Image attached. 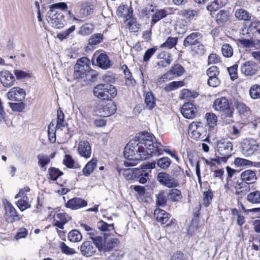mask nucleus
<instances>
[{
    "label": "nucleus",
    "instance_id": "nucleus-8",
    "mask_svg": "<svg viewBox=\"0 0 260 260\" xmlns=\"http://www.w3.org/2000/svg\"><path fill=\"white\" fill-rule=\"evenodd\" d=\"M157 180L160 184L168 188H175L179 185L178 179L166 172L159 173Z\"/></svg>",
    "mask_w": 260,
    "mask_h": 260
},
{
    "label": "nucleus",
    "instance_id": "nucleus-59",
    "mask_svg": "<svg viewBox=\"0 0 260 260\" xmlns=\"http://www.w3.org/2000/svg\"><path fill=\"white\" fill-rule=\"evenodd\" d=\"M191 50L198 55H203L205 52L204 45L201 42H199L191 47Z\"/></svg>",
    "mask_w": 260,
    "mask_h": 260
},
{
    "label": "nucleus",
    "instance_id": "nucleus-11",
    "mask_svg": "<svg viewBox=\"0 0 260 260\" xmlns=\"http://www.w3.org/2000/svg\"><path fill=\"white\" fill-rule=\"evenodd\" d=\"M205 118L207 121V124L209 126V131L208 137L205 140V141H207L208 137H214L216 133L217 117L214 113H207L205 115Z\"/></svg>",
    "mask_w": 260,
    "mask_h": 260
},
{
    "label": "nucleus",
    "instance_id": "nucleus-35",
    "mask_svg": "<svg viewBox=\"0 0 260 260\" xmlns=\"http://www.w3.org/2000/svg\"><path fill=\"white\" fill-rule=\"evenodd\" d=\"M145 108L152 110L156 105L155 98L151 92H148L145 96Z\"/></svg>",
    "mask_w": 260,
    "mask_h": 260
},
{
    "label": "nucleus",
    "instance_id": "nucleus-62",
    "mask_svg": "<svg viewBox=\"0 0 260 260\" xmlns=\"http://www.w3.org/2000/svg\"><path fill=\"white\" fill-rule=\"evenodd\" d=\"M124 254V252L122 250H115L108 257L107 260H120Z\"/></svg>",
    "mask_w": 260,
    "mask_h": 260
},
{
    "label": "nucleus",
    "instance_id": "nucleus-13",
    "mask_svg": "<svg viewBox=\"0 0 260 260\" xmlns=\"http://www.w3.org/2000/svg\"><path fill=\"white\" fill-rule=\"evenodd\" d=\"M97 243H99L98 239L94 240L93 242L88 241L84 242L80 247L82 254L87 257L93 255L98 248Z\"/></svg>",
    "mask_w": 260,
    "mask_h": 260
},
{
    "label": "nucleus",
    "instance_id": "nucleus-32",
    "mask_svg": "<svg viewBox=\"0 0 260 260\" xmlns=\"http://www.w3.org/2000/svg\"><path fill=\"white\" fill-rule=\"evenodd\" d=\"M86 201L80 198H74L70 200L67 203V207L72 209H77L86 206Z\"/></svg>",
    "mask_w": 260,
    "mask_h": 260
},
{
    "label": "nucleus",
    "instance_id": "nucleus-33",
    "mask_svg": "<svg viewBox=\"0 0 260 260\" xmlns=\"http://www.w3.org/2000/svg\"><path fill=\"white\" fill-rule=\"evenodd\" d=\"M228 2V0H214L210 5L207 6V9L210 12H214L218 9L224 6Z\"/></svg>",
    "mask_w": 260,
    "mask_h": 260
},
{
    "label": "nucleus",
    "instance_id": "nucleus-24",
    "mask_svg": "<svg viewBox=\"0 0 260 260\" xmlns=\"http://www.w3.org/2000/svg\"><path fill=\"white\" fill-rule=\"evenodd\" d=\"M95 5L91 2L87 1L82 4L80 13L83 17H91L94 12Z\"/></svg>",
    "mask_w": 260,
    "mask_h": 260
},
{
    "label": "nucleus",
    "instance_id": "nucleus-20",
    "mask_svg": "<svg viewBox=\"0 0 260 260\" xmlns=\"http://www.w3.org/2000/svg\"><path fill=\"white\" fill-rule=\"evenodd\" d=\"M240 179L247 184H253L257 180L256 172L251 170H245L240 174Z\"/></svg>",
    "mask_w": 260,
    "mask_h": 260
},
{
    "label": "nucleus",
    "instance_id": "nucleus-64",
    "mask_svg": "<svg viewBox=\"0 0 260 260\" xmlns=\"http://www.w3.org/2000/svg\"><path fill=\"white\" fill-rule=\"evenodd\" d=\"M59 247L61 251L66 254H73L76 253V251L73 249L69 247L64 242H61L59 244Z\"/></svg>",
    "mask_w": 260,
    "mask_h": 260
},
{
    "label": "nucleus",
    "instance_id": "nucleus-51",
    "mask_svg": "<svg viewBox=\"0 0 260 260\" xmlns=\"http://www.w3.org/2000/svg\"><path fill=\"white\" fill-rule=\"evenodd\" d=\"M103 35L102 34H95L90 37L88 44L90 45H98L103 40Z\"/></svg>",
    "mask_w": 260,
    "mask_h": 260
},
{
    "label": "nucleus",
    "instance_id": "nucleus-4",
    "mask_svg": "<svg viewBox=\"0 0 260 260\" xmlns=\"http://www.w3.org/2000/svg\"><path fill=\"white\" fill-rule=\"evenodd\" d=\"M116 111V106L111 100L107 102L98 104L94 109V113L96 115L101 117H109L113 114Z\"/></svg>",
    "mask_w": 260,
    "mask_h": 260
},
{
    "label": "nucleus",
    "instance_id": "nucleus-44",
    "mask_svg": "<svg viewBox=\"0 0 260 260\" xmlns=\"http://www.w3.org/2000/svg\"><path fill=\"white\" fill-rule=\"evenodd\" d=\"M175 29L178 34H184L188 29L186 22L183 20L178 21L176 24Z\"/></svg>",
    "mask_w": 260,
    "mask_h": 260
},
{
    "label": "nucleus",
    "instance_id": "nucleus-1",
    "mask_svg": "<svg viewBox=\"0 0 260 260\" xmlns=\"http://www.w3.org/2000/svg\"><path fill=\"white\" fill-rule=\"evenodd\" d=\"M153 143V136L148 132H143L131 140L124 149L123 156L126 159L124 166H135L139 160L161 155L165 150L161 148V144L157 143L154 146Z\"/></svg>",
    "mask_w": 260,
    "mask_h": 260
},
{
    "label": "nucleus",
    "instance_id": "nucleus-5",
    "mask_svg": "<svg viewBox=\"0 0 260 260\" xmlns=\"http://www.w3.org/2000/svg\"><path fill=\"white\" fill-rule=\"evenodd\" d=\"M213 108L216 111L224 112L226 116L231 118L233 116L234 109L232 103L225 97L216 99L213 103Z\"/></svg>",
    "mask_w": 260,
    "mask_h": 260
},
{
    "label": "nucleus",
    "instance_id": "nucleus-15",
    "mask_svg": "<svg viewBox=\"0 0 260 260\" xmlns=\"http://www.w3.org/2000/svg\"><path fill=\"white\" fill-rule=\"evenodd\" d=\"M5 217L8 222H13L19 220V215L12 205L8 201L5 203Z\"/></svg>",
    "mask_w": 260,
    "mask_h": 260
},
{
    "label": "nucleus",
    "instance_id": "nucleus-26",
    "mask_svg": "<svg viewBox=\"0 0 260 260\" xmlns=\"http://www.w3.org/2000/svg\"><path fill=\"white\" fill-rule=\"evenodd\" d=\"M235 105L241 118H247L250 115L251 111L250 108L244 103L236 102L235 103Z\"/></svg>",
    "mask_w": 260,
    "mask_h": 260
},
{
    "label": "nucleus",
    "instance_id": "nucleus-50",
    "mask_svg": "<svg viewBox=\"0 0 260 260\" xmlns=\"http://www.w3.org/2000/svg\"><path fill=\"white\" fill-rule=\"evenodd\" d=\"M178 39L176 37H169L160 47L166 49H172L177 44Z\"/></svg>",
    "mask_w": 260,
    "mask_h": 260
},
{
    "label": "nucleus",
    "instance_id": "nucleus-29",
    "mask_svg": "<svg viewBox=\"0 0 260 260\" xmlns=\"http://www.w3.org/2000/svg\"><path fill=\"white\" fill-rule=\"evenodd\" d=\"M71 219L70 217L63 212L58 213L54 216V225L59 229H63V225Z\"/></svg>",
    "mask_w": 260,
    "mask_h": 260
},
{
    "label": "nucleus",
    "instance_id": "nucleus-42",
    "mask_svg": "<svg viewBox=\"0 0 260 260\" xmlns=\"http://www.w3.org/2000/svg\"><path fill=\"white\" fill-rule=\"evenodd\" d=\"M125 68L124 73L125 75L126 84L129 86H133L135 83V80L133 77L129 70L126 66H123L122 68Z\"/></svg>",
    "mask_w": 260,
    "mask_h": 260
},
{
    "label": "nucleus",
    "instance_id": "nucleus-31",
    "mask_svg": "<svg viewBox=\"0 0 260 260\" xmlns=\"http://www.w3.org/2000/svg\"><path fill=\"white\" fill-rule=\"evenodd\" d=\"M154 216L156 220L162 224L166 223L170 217L168 213L159 208L156 209L154 210Z\"/></svg>",
    "mask_w": 260,
    "mask_h": 260
},
{
    "label": "nucleus",
    "instance_id": "nucleus-63",
    "mask_svg": "<svg viewBox=\"0 0 260 260\" xmlns=\"http://www.w3.org/2000/svg\"><path fill=\"white\" fill-rule=\"evenodd\" d=\"M219 74L218 69L216 66H212L210 67L207 71V75L209 78L217 77Z\"/></svg>",
    "mask_w": 260,
    "mask_h": 260
},
{
    "label": "nucleus",
    "instance_id": "nucleus-53",
    "mask_svg": "<svg viewBox=\"0 0 260 260\" xmlns=\"http://www.w3.org/2000/svg\"><path fill=\"white\" fill-rule=\"evenodd\" d=\"M221 52L224 57H231L233 55V48L230 44H224L222 46Z\"/></svg>",
    "mask_w": 260,
    "mask_h": 260
},
{
    "label": "nucleus",
    "instance_id": "nucleus-34",
    "mask_svg": "<svg viewBox=\"0 0 260 260\" xmlns=\"http://www.w3.org/2000/svg\"><path fill=\"white\" fill-rule=\"evenodd\" d=\"M96 164L97 159L96 158H92L83 169L82 172L83 174L86 176L90 175L96 168Z\"/></svg>",
    "mask_w": 260,
    "mask_h": 260
},
{
    "label": "nucleus",
    "instance_id": "nucleus-60",
    "mask_svg": "<svg viewBox=\"0 0 260 260\" xmlns=\"http://www.w3.org/2000/svg\"><path fill=\"white\" fill-rule=\"evenodd\" d=\"M75 29V26L72 25L69 28L66 29V30L59 33L57 35V38L62 40L63 39H66L69 37L71 33L73 32Z\"/></svg>",
    "mask_w": 260,
    "mask_h": 260
},
{
    "label": "nucleus",
    "instance_id": "nucleus-9",
    "mask_svg": "<svg viewBox=\"0 0 260 260\" xmlns=\"http://www.w3.org/2000/svg\"><path fill=\"white\" fill-rule=\"evenodd\" d=\"M99 243H97V247L101 251H110L113 248L117 246L118 240L116 238L103 239L102 237L98 238Z\"/></svg>",
    "mask_w": 260,
    "mask_h": 260
},
{
    "label": "nucleus",
    "instance_id": "nucleus-10",
    "mask_svg": "<svg viewBox=\"0 0 260 260\" xmlns=\"http://www.w3.org/2000/svg\"><path fill=\"white\" fill-rule=\"evenodd\" d=\"M217 151L222 157H228L233 150L231 142L225 139H220L217 141Z\"/></svg>",
    "mask_w": 260,
    "mask_h": 260
},
{
    "label": "nucleus",
    "instance_id": "nucleus-39",
    "mask_svg": "<svg viewBox=\"0 0 260 260\" xmlns=\"http://www.w3.org/2000/svg\"><path fill=\"white\" fill-rule=\"evenodd\" d=\"M229 20V12L224 10L220 11L216 17V21L219 25L223 24Z\"/></svg>",
    "mask_w": 260,
    "mask_h": 260
},
{
    "label": "nucleus",
    "instance_id": "nucleus-7",
    "mask_svg": "<svg viewBox=\"0 0 260 260\" xmlns=\"http://www.w3.org/2000/svg\"><path fill=\"white\" fill-rule=\"evenodd\" d=\"M241 152L246 157L252 155L260 147V143L252 138L244 139L241 143Z\"/></svg>",
    "mask_w": 260,
    "mask_h": 260
},
{
    "label": "nucleus",
    "instance_id": "nucleus-6",
    "mask_svg": "<svg viewBox=\"0 0 260 260\" xmlns=\"http://www.w3.org/2000/svg\"><path fill=\"white\" fill-rule=\"evenodd\" d=\"M74 77L77 79H83L84 81H92L96 78V74L94 70L85 69L82 66L75 65L74 67Z\"/></svg>",
    "mask_w": 260,
    "mask_h": 260
},
{
    "label": "nucleus",
    "instance_id": "nucleus-47",
    "mask_svg": "<svg viewBox=\"0 0 260 260\" xmlns=\"http://www.w3.org/2000/svg\"><path fill=\"white\" fill-rule=\"evenodd\" d=\"M94 28V25L92 24L86 23L80 27L79 33L82 36H87L92 32Z\"/></svg>",
    "mask_w": 260,
    "mask_h": 260
},
{
    "label": "nucleus",
    "instance_id": "nucleus-45",
    "mask_svg": "<svg viewBox=\"0 0 260 260\" xmlns=\"http://www.w3.org/2000/svg\"><path fill=\"white\" fill-rule=\"evenodd\" d=\"M184 85L185 82L184 81H173L166 84L165 89L166 91L169 92L182 87Z\"/></svg>",
    "mask_w": 260,
    "mask_h": 260
},
{
    "label": "nucleus",
    "instance_id": "nucleus-38",
    "mask_svg": "<svg viewBox=\"0 0 260 260\" xmlns=\"http://www.w3.org/2000/svg\"><path fill=\"white\" fill-rule=\"evenodd\" d=\"M184 68L180 64H176L171 67L169 71V74L173 77H178L182 76L184 73Z\"/></svg>",
    "mask_w": 260,
    "mask_h": 260
},
{
    "label": "nucleus",
    "instance_id": "nucleus-14",
    "mask_svg": "<svg viewBox=\"0 0 260 260\" xmlns=\"http://www.w3.org/2000/svg\"><path fill=\"white\" fill-rule=\"evenodd\" d=\"M25 90L18 87L12 88L7 93L8 99L10 101L22 102L25 98Z\"/></svg>",
    "mask_w": 260,
    "mask_h": 260
},
{
    "label": "nucleus",
    "instance_id": "nucleus-2",
    "mask_svg": "<svg viewBox=\"0 0 260 260\" xmlns=\"http://www.w3.org/2000/svg\"><path fill=\"white\" fill-rule=\"evenodd\" d=\"M67 5L65 3H58L51 5L46 15L48 22L56 28L64 27L65 21L61 10H66Z\"/></svg>",
    "mask_w": 260,
    "mask_h": 260
},
{
    "label": "nucleus",
    "instance_id": "nucleus-58",
    "mask_svg": "<svg viewBox=\"0 0 260 260\" xmlns=\"http://www.w3.org/2000/svg\"><path fill=\"white\" fill-rule=\"evenodd\" d=\"M197 96L196 92H192L187 89H184L180 92L179 97L180 99H185L190 98H194Z\"/></svg>",
    "mask_w": 260,
    "mask_h": 260
},
{
    "label": "nucleus",
    "instance_id": "nucleus-28",
    "mask_svg": "<svg viewBox=\"0 0 260 260\" xmlns=\"http://www.w3.org/2000/svg\"><path fill=\"white\" fill-rule=\"evenodd\" d=\"M253 37L250 38L246 37V36H243V37L239 40V42L245 47H254L258 49L260 48V41L254 40Z\"/></svg>",
    "mask_w": 260,
    "mask_h": 260
},
{
    "label": "nucleus",
    "instance_id": "nucleus-36",
    "mask_svg": "<svg viewBox=\"0 0 260 260\" xmlns=\"http://www.w3.org/2000/svg\"><path fill=\"white\" fill-rule=\"evenodd\" d=\"M234 164L237 167H241L244 166H252L255 167H258V164L253 162L252 161L240 157H236L234 160Z\"/></svg>",
    "mask_w": 260,
    "mask_h": 260
},
{
    "label": "nucleus",
    "instance_id": "nucleus-41",
    "mask_svg": "<svg viewBox=\"0 0 260 260\" xmlns=\"http://www.w3.org/2000/svg\"><path fill=\"white\" fill-rule=\"evenodd\" d=\"M247 200L252 204L260 203V191L255 190L251 192L247 196Z\"/></svg>",
    "mask_w": 260,
    "mask_h": 260
},
{
    "label": "nucleus",
    "instance_id": "nucleus-37",
    "mask_svg": "<svg viewBox=\"0 0 260 260\" xmlns=\"http://www.w3.org/2000/svg\"><path fill=\"white\" fill-rule=\"evenodd\" d=\"M168 198L171 201L176 202L181 199L182 195L180 190L174 188L169 190Z\"/></svg>",
    "mask_w": 260,
    "mask_h": 260
},
{
    "label": "nucleus",
    "instance_id": "nucleus-52",
    "mask_svg": "<svg viewBox=\"0 0 260 260\" xmlns=\"http://www.w3.org/2000/svg\"><path fill=\"white\" fill-rule=\"evenodd\" d=\"M171 163V159L168 157H164L157 160V165L162 169L166 170L170 166Z\"/></svg>",
    "mask_w": 260,
    "mask_h": 260
},
{
    "label": "nucleus",
    "instance_id": "nucleus-56",
    "mask_svg": "<svg viewBox=\"0 0 260 260\" xmlns=\"http://www.w3.org/2000/svg\"><path fill=\"white\" fill-rule=\"evenodd\" d=\"M213 199V193L210 190L204 191L203 193V205L208 207L211 204Z\"/></svg>",
    "mask_w": 260,
    "mask_h": 260
},
{
    "label": "nucleus",
    "instance_id": "nucleus-23",
    "mask_svg": "<svg viewBox=\"0 0 260 260\" xmlns=\"http://www.w3.org/2000/svg\"><path fill=\"white\" fill-rule=\"evenodd\" d=\"M19 198H21L18 200L17 205L21 211H23L26 209L30 208L31 205L28 201V198L26 196H24V191L22 190H20L15 196L16 199Z\"/></svg>",
    "mask_w": 260,
    "mask_h": 260
},
{
    "label": "nucleus",
    "instance_id": "nucleus-27",
    "mask_svg": "<svg viewBox=\"0 0 260 260\" xmlns=\"http://www.w3.org/2000/svg\"><path fill=\"white\" fill-rule=\"evenodd\" d=\"M234 16L238 20L249 21L252 17L251 14L243 8H234Z\"/></svg>",
    "mask_w": 260,
    "mask_h": 260
},
{
    "label": "nucleus",
    "instance_id": "nucleus-12",
    "mask_svg": "<svg viewBox=\"0 0 260 260\" xmlns=\"http://www.w3.org/2000/svg\"><path fill=\"white\" fill-rule=\"evenodd\" d=\"M250 21H251L250 24L241 30V35L251 38L257 32L255 31L260 25V21L256 18H253Z\"/></svg>",
    "mask_w": 260,
    "mask_h": 260
},
{
    "label": "nucleus",
    "instance_id": "nucleus-48",
    "mask_svg": "<svg viewBox=\"0 0 260 260\" xmlns=\"http://www.w3.org/2000/svg\"><path fill=\"white\" fill-rule=\"evenodd\" d=\"M39 165L44 170H46V166L49 164L50 159L48 156L40 154L37 156Z\"/></svg>",
    "mask_w": 260,
    "mask_h": 260
},
{
    "label": "nucleus",
    "instance_id": "nucleus-49",
    "mask_svg": "<svg viewBox=\"0 0 260 260\" xmlns=\"http://www.w3.org/2000/svg\"><path fill=\"white\" fill-rule=\"evenodd\" d=\"M249 95L252 99H258L260 98V85L254 84L252 85L249 89Z\"/></svg>",
    "mask_w": 260,
    "mask_h": 260
},
{
    "label": "nucleus",
    "instance_id": "nucleus-18",
    "mask_svg": "<svg viewBox=\"0 0 260 260\" xmlns=\"http://www.w3.org/2000/svg\"><path fill=\"white\" fill-rule=\"evenodd\" d=\"M97 56L96 61L97 65L102 69L107 70L111 66V61L108 55L105 53H95L94 56Z\"/></svg>",
    "mask_w": 260,
    "mask_h": 260
},
{
    "label": "nucleus",
    "instance_id": "nucleus-43",
    "mask_svg": "<svg viewBox=\"0 0 260 260\" xmlns=\"http://www.w3.org/2000/svg\"><path fill=\"white\" fill-rule=\"evenodd\" d=\"M68 239L72 242H78L82 239V234L77 230H73L68 234Z\"/></svg>",
    "mask_w": 260,
    "mask_h": 260
},
{
    "label": "nucleus",
    "instance_id": "nucleus-61",
    "mask_svg": "<svg viewBox=\"0 0 260 260\" xmlns=\"http://www.w3.org/2000/svg\"><path fill=\"white\" fill-rule=\"evenodd\" d=\"M49 176L51 179L56 180L57 179L62 175V173L58 169L55 168H51L49 169Z\"/></svg>",
    "mask_w": 260,
    "mask_h": 260
},
{
    "label": "nucleus",
    "instance_id": "nucleus-55",
    "mask_svg": "<svg viewBox=\"0 0 260 260\" xmlns=\"http://www.w3.org/2000/svg\"><path fill=\"white\" fill-rule=\"evenodd\" d=\"M66 123L64 121V115L62 111H57V121L56 128H61L66 126Z\"/></svg>",
    "mask_w": 260,
    "mask_h": 260
},
{
    "label": "nucleus",
    "instance_id": "nucleus-19",
    "mask_svg": "<svg viewBox=\"0 0 260 260\" xmlns=\"http://www.w3.org/2000/svg\"><path fill=\"white\" fill-rule=\"evenodd\" d=\"M15 79L14 76L8 71L0 72V81L4 86L9 87L14 84Z\"/></svg>",
    "mask_w": 260,
    "mask_h": 260
},
{
    "label": "nucleus",
    "instance_id": "nucleus-30",
    "mask_svg": "<svg viewBox=\"0 0 260 260\" xmlns=\"http://www.w3.org/2000/svg\"><path fill=\"white\" fill-rule=\"evenodd\" d=\"M203 129V126L201 125V122H193L189 125L188 127L189 132H190L192 136L191 137L194 139H199L202 134L201 129Z\"/></svg>",
    "mask_w": 260,
    "mask_h": 260
},
{
    "label": "nucleus",
    "instance_id": "nucleus-22",
    "mask_svg": "<svg viewBox=\"0 0 260 260\" xmlns=\"http://www.w3.org/2000/svg\"><path fill=\"white\" fill-rule=\"evenodd\" d=\"M202 35L199 32H193L187 36L184 39L183 45L185 47L192 46L199 42H201Z\"/></svg>",
    "mask_w": 260,
    "mask_h": 260
},
{
    "label": "nucleus",
    "instance_id": "nucleus-40",
    "mask_svg": "<svg viewBox=\"0 0 260 260\" xmlns=\"http://www.w3.org/2000/svg\"><path fill=\"white\" fill-rule=\"evenodd\" d=\"M171 174H172V176L173 177L175 178L176 179L178 178H182V182L183 183H185V180L184 179L185 178V174L183 170L179 166H175L171 171Z\"/></svg>",
    "mask_w": 260,
    "mask_h": 260
},
{
    "label": "nucleus",
    "instance_id": "nucleus-54",
    "mask_svg": "<svg viewBox=\"0 0 260 260\" xmlns=\"http://www.w3.org/2000/svg\"><path fill=\"white\" fill-rule=\"evenodd\" d=\"M167 201V197L164 191H160L156 196V205L158 206L164 207Z\"/></svg>",
    "mask_w": 260,
    "mask_h": 260
},
{
    "label": "nucleus",
    "instance_id": "nucleus-57",
    "mask_svg": "<svg viewBox=\"0 0 260 260\" xmlns=\"http://www.w3.org/2000/svg\"><path fill=\"white\" fill-rule=\"evenodd\" d=\"M119 174H122L126 180H132L134 176V171L132 169H121L119 171Z\"/></svg>",
    "mask_w": 260,
    "mask_h": 260
},
{
    "label": "nucleus",
    "instance_id": "nucleus-17",
    "mask_svg": "<svg viewBox=\"0 0 260 260\" xmlns=\"http://www.w3.org/2000/svg\"><path fill=\"white\" fill-rule=\"evenodd\" d=\"M78 152L80 155L86 158H89L91 154V148L89 143L85 140L79 142Z\"/></svg>",
    "mask_w": 260,
    "mask_h": 260
},
{
    "label": "nucleus",
    "instance_id": "nucleus-46",
    "mask_svg": "<svg viewBox=\"0 0 260 260\" xmlns=\"http://www.w3.org/2000/svg\"><path fill=\"white\" fill-rule=\"evenodd\" d=\"M200 11L199 10L189 9L184 10L181 11L182 15L188 19H193L195 17L199 16Z\"/></svg>",
    "mask_w": 260,
    "mask_h": 260
},
{
    "label": "nucleus",
    "instance_id": "nucleus-25",
    "mask_svg": "<svg viewBox=\"0 0 260 260\" xmlns=\"http://www.w3.org/2000/svg\"><path fill=\"white\" fill-rule=\"evenodd\" d=\"M257 66L253 61H247L243 64L241 67V71L242 74L246 76H252L257 71Z\"/></svg>",
    "mask_w": 260,
    "mask_h": 260
},
{
    "label": "nucleus",
    "instance_id": "nucleus-16",
    "mask_svg": "<svg viewBox=\"0 0 260 260\" xmlns=\"http://www.w3.org/2000/svg\"><path fill=\"white\" fill-rule=\"evenodd\" d=\"M181 112L186 118L192 119L196 117L197 110L193 104L191 103H187L183 104Z\"/></svg>",
    "mask_w": 260,
    "mask_h": 260
},
{
    "label": "nucleus",
    "instance_id": "nucleus-3",
    "mask_svg": "<svg viewBox=\"0 0 260 260\" xmlns=\"http://www.w3.org/2000/svg\"><path fill=\"white\" fill-rule=\"evenodd\" d=\"M93 93L94 96L100 99L109 101L117 95V90L112 85L99 84L93 88Z\"/></svg>",
    "mask_w": 260,
    "mask_h": 260
},
{
    "label": "nucleus",
    "instance_id": "nucleus-21",
    "mask_svg": "<svg viewBox=\"0 0 260 260\" xmlns=\"http://www.w3.org/2000/svg\"><path fill=\"white\" fill-rule=\"evenodd\" d=\"M150 11L153 13L151 20V26H153L161 19L166 17L168 14V12L165 9H154L153 8L150 9Z\"/></svg>",
    "mask_w": 260,
    "mask_h": 260
}]
</instances>
